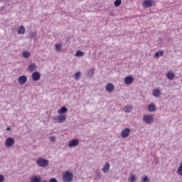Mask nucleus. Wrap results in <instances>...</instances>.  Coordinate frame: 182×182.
I'll list each match as a JSON object with an SVG mask.
<instances>
[{
	"label": "nucleus",
	"instance_id": "obj_13",
	"mask_svg": "<svg viewBox=\"0 0 182 182\" xmlns=\"http://www.w3.org/2000/svg\"><path fill=\"white\" fill-rule=\"evenodd\" d=\"M26 32V28L23 26H21L17 31L18 35H23Z\"/></svg>",
	"mask_w": 182,
	"mask_h": 182
},
{
	"label": "nucleus",
	"instance_id": "obj_20",
	"mask_svg": "<svg viewBox=\"0 0 182 182\" xmlns=\"http://www.w3.org/2000/svg\"><path fill=\"white\" fill-rule=\"evenodd\" d=\"M31 182H41L42 181V179L41 178V176H34L32 177L31 179Z\"/></svg>",
	"mask_w": 182,
	"mask_h": 182
},
{
	"label": "nucleus",
	"instance_id": "obj_21",
	"mask_svg": "<svg viewBox=\"0 0 182 182\" xmlns=\"http://www.w3.org/2000/svg\"><path fill=\"white\" fill-rule=\"evenodd\" d=\"M160 90L159 89H154L153 90V96H154V97H159V96H160Z\"/></svg>",
	"mask_w": 182,
	"mask_h": 182
},
{
	"label": "nucleus",
	"instance_id": "obj_14",
	"mask_svg": "<svg viewBox=\"0 0 182 182\" xmlns=\"http://www.w3.org/2000/svg\"><path fill=\"white\" fill-rule=\"evenodd\" d=\"M175 76L176 75H174V73H173L171 71H168V73L166 74V77L169 80H173L174 79Z\"/></svg>",
	"mask_w": 182,
	"mask_h": 182
},
{
	"label": "nucleus",
	"instance_id": "obj_6",
	"mask_svg": "<svg viewBox=\"0 0 182 182\" xmlns=\"http://www.w3.org/2000/svg\"><path fill=\"white\" fill-rule=\"evenodd\" d=\"M18 82L19 85H25V83L28 82V77H26V75H21L18 77Z\"/></svg>",
	"mask_w": 182,
	"mask_h": 182
},
{
	"label": "nucleus",
	"instance_id": "obj_11",
	"mask_svg": "<svg viewBox=\"0 0 182 182\" xmlns=\"http://www.w3.org/2000/svg\"><path fill=\"white\" fill-rule=\"evenodd\" d=\"M76 146H79V141L77 139H73L71 141H69V147H76Z\"/></svg>",
	"mask_w": 182,
	"mask_h": 182
},
{
	"label": "nucleus",
	"instance_id": "obj_28",
	"mask_svg": "<svg viewBox=\"0 0 182 182\" xmlns=\"http://www.w3.org/2000/svg\"><path fill=\"white\" fill-rule=\"evenodd\" d=\"M56 50L60 52V50H62V46L60 44H55V46Z\"/></svg>",
	"mask_w": 182,
	"mask_h": 182
},
{
	"label": "nucleus",
	"instance_id": "obj_32",
	"mask_svg": "<svg viewBox=\"0 0 182 182\" xmlns=\"http://www.w3.org/2000/svg\"><path fill=\"white\" fill-rule=\"evenodd\" d=\"M5 180V177L3 175H0V182H3Z\"/></svg>",
	"mask_w": 182,
	"mask_h": 182
},
{
	"label": "nucleus",
	"instance_id": "obj_10",
	"mask_svg": "<svg viewBox=\"0 0 182 182\" xmlns=\"http://www.w3.org/2000/svg\"><path fill=\"white\" fill-rule=\"evenodd\" d=\"M129 134H130V129L129 128L124 129L121 133V136L123 139H126V137H128Z\"/></svg>",
	"mask_w": 182,
	"mask_h": 182
},
{
	"label": "nucleus",
	"instance_id": "obj_8",
	"mask_svg": "<svg viewBox=\"0 0 182 182\" xmlns=\"http://www.w3.org/2000/svg\"><path fill=\"white\" fill-rule=\"evenodd\" d=\"M31 77H32L33 80H34L35 82H38V80H39V79H41V73L40 72H34L32 74Z\"/></svg>",
	"mask_w": 182,
	"mask_h": 182
},
{
	"label": "nucleus",
	"instance_id": "obj_27",
	"mask_svg": "<svg viewBox=\"0 0 182 182\" xmlns=\"http://www.w3.org/2000/svg\"><path fill=\"white\" fill-rule=\"evenodd\" d=\"M94 75L95 72L93 71V69L90 70L87 73V75H88L90 77H92V76H94Z\"/></svg>",
	"mask_w": 182,
	"mask_h": 182
},
{
	"label": "nucleus",
	"instance_id": "obj_31",
	"mask_svg": "<svg viewBox=\"0 0 182 182\" xmlns=\"http://www.w3.org/2000/svg\"><path fill=\"white\" fill-rule=\"evenodd\" d=\"M55 140H56V137H55V136H50V141L51 142L55 141Z\"/></svg>",
	"mask_w": 182,
	"mask_h": 182
},
{
	"label": "nucleus",
	"instance_id": "obj_12",
	"mask_svg": "<svg viewBox=\"0 0 182 182\" xmlns=\"http://www.w3.org/2000/svg\"><path fill=\"white\" fill-rule=\"evenodd\" d=\"M105 89L107 92H112L114 90V85H113V83H108L106 85Z\"/></svg>",
	"mask_w": 182,
	"mask_h": 182
},
{
	"label": "nucleus",
	"instance_id": "obj_26",
	"mask_svg": "<svg viewBox=\"0 0 182 182\" xmlns=\"http://www.w3.org/2000/svg\"><path fill=\"white\" fill-rule=\"evenodd\" d=\"M85 55V53L82 52L80 50H77L75 56H77L78 58L80 56H83Z\"/></svg>",
	"mask_w": 182,
	"mask_h": 182
},
{
	"label": "nucleus",
	"instance_id": "obj_19",
	"mask_svg": "<svg viewBox=\"0 0 182 182\" xmlns=\"http://www.w3.org/2000/svg\"><path fill=\"white\" fill-rule=\"evenodd\" d=\"M123 110L127 113H129L133 110V107H132V105H127L125 107H124Z\"/></svg>",
	"mask_w": 182,
	"mask_h": 182
},
{
	"label": "nucleus",
	"instance_id": "obj_7",
	"mask_svg": "<svg viewBox=\"0 0 182 182\" xmlns=\"http://www.w3.org/2000/svg\"><path fill=\"white\" fill-rule=\"evenodd\" d=\"M134 80V78H133L132 75H128L124 78V82L125 85H132Z\"/></svg>",
	"mask_w": 182,
	"mask_h": 182
},
{
	"label": "nucleus",
	"instance_id": "obj_5",
	"mask_svg": "<svg viewBox=\"0 0 182 182\" xmlns=\"http://www.w3.org/2000/svg\"><path fill=\"white\" fill-rule=\"evenodd\" d=\"M15 144V139L12 137H8L5 141V145L6 147H12Z\"/></svg>",
	"mask_w": 182,
	"mask_h": 182
},
{
	"label": "nucleus",
	"instance_id": "obj_33",
	"mask_svg": "<svg viewBox=\"0 0 182 182\" xmlns=\"http://www.w3.org/2000/svg\"><path fill=\"white\" fill-rule=\"evenodd\" d=\"M49 182H58V180H56V178H51L49 180Z\"/></svg>",
	"mask_w": 182,
	"mask_h": 182
},
{
	"label": "nucleus",
	"instance_id": "obj_15",
	"mask_svg": "<svg viewBox=\"0 0 182 182\" xmlns=\"http://www.w3.org/2000/svg\"><path fill=\"white\" fill-rule=\"evenodd\" d=\"M58 114H63V113H68V108L66 107H62L58 110Z\"/></svg>",
	"mask_w": 182,
	"mask_h": 182
},
{
	"label": "nucleus",
	"instance_id": "obj_34",
	"mask_svg": "<svg viewBox=\"0 0 182 182\" xmlns=\"http://www.w3.org/2000/svg\"><path fill=\"white\" fill-rule=\"evenodd\" d=\"M6 130H7V132H11V127H7Z\"/></svg>",
	"mask_w": 182,
	"mask_h": 182
},
{
	"label": "nucleus",
	"instance_id": "obj_18",
	"mask_svg": "<svg viewBox=\"0 0 182 182\" xmlns=\"http://www.w3.org/2000/svg\"><path fill=\"white\" fill-rule=\"evenodd\" d=\"M163 55H164V51H163V50L157 51L154 54V58H155V59H157V58H159V56H163Z\"/></svg>",
	"mask_w": 182,
	"mask_h": 182
},
{
	"label": "nucleus",
	"instance_id": "obj_22",
	"mask_svg": "<svg viewBox=\"0 0 182 182\" xmlns=\"http://www.w3.org/2000/svg\"><path fill=\"white\" fill-rule=\"evenodd\" d=\"M148 110H149V112H154L156 110V105L150 104L148 106Z\"/></svg>",
	"mask_w": 182,
	"mask_h": 182
},
{
	"label": "nucleus",
	"instance_id": "obj_4",
	"mask_svg": "<svg viewBox=\"0 0 182 182\" xmlns=\"http://www.w3.org/2000/svg\"><path fill=\"white\" fill-rule=\"evenodd\" d=\"M153 120H154V117L151 114H146V115H144L143 117V121L145 123H147L148 124L153 123Z\"/></svg>",
	"mask_w": 182,
	"mask_h": 182
},
{
	"label": "nucleus",
	"instance_id": "obj_36",
	"mask_svg": "<svg viewBox=\"0 0 182 182\" xmlns=\"http://www.w3.org/2000/svg\"><path fill=\"white\" fill-rule=\"evenodd\" d=\"M42 182H46V181H43Z\"/></svg>",
	"mask_w": 182,
	"mask_h": 182
},
{
	"label": "nucleus",
	"instance_id": "obj_1",
	"mask_svg": "<svg viewBox=\"0 0 182 182\" xmlns=\"http://www.w3.org/2000/svg\"><path fill=\"white\" fill-rule=\"evenodd\" d=\"M36 164H38L39 167H46L48 166L49 161L43 158H39L36 161Z\"/></svg>",
	"mask_w": 182,
	"mask_h": 182
},
{
	"label": "nucleus",
	"instance_id": "obj_16",
	"mask_svg": "<svg viewBox=\"0 0 182 182\" xmlns=\"http://www.w3.org/2000/svg\"><path fill=\"white\" fill-rule=\"evenodd\" d=\"M28 70L29 72H33L34 70H36V64L35 63H33L28 65Z\"/></svg>",
	"mask_w": 182,
	"mask_h": 182
},
{
	"label": "nucleus",
	"instance_id": "obj_17",
	"mask_svg": "<svg viewBox=\"0 0 182 182\" xmlns=\"http://www.w3.org/2000/svg\"><path fill=\"white\" fill-rule=\"evenodd\" d=\"M110 170V164L109 163H106L102 168L103 173H107Z\"/></svg>",
	"mask_w": 182,
	"mask_h": 182
},
{
	"label": "nucleus",
	"instance_id": "obj_25",
	"mask_svg": "<svg viewBox=\"0 0 182 182\" xmlns=\"http://www.w3.org/2000/svg\"><path fill=\"white\" fill-rule=\"evenodd\" d=\"M129 181L131 182H135L137 181V178H136V175H133V174H131L130 177H129Z\"/></svg>",
	"mask_w": 182,
	"mask_h": 182
},
{
	"label": "nucleus",
	"instance_id": "obj_2",
	"mask_svg": "<svg viewBox=\"0 0 182 182\" xmlns=\"http://www.w3.org/2000/svg\"><path fill=\"white\" fill-rule=\"evenodd\" d=\"M63 178L65 182H70L73 180V173L66 171L63 173Z\"/></svg>",
	"mask_w": 182,
	"mask_h": 182
},
{
	"label": "nucleus",
	"instance_id": "obj_9",
	"mask_svg": "<svg viewBox=\"0 0 182 182\" xmlns=\"http://www.w3.org/2000/svg\"><path fill=\"white\" fill-rule=\"evenodd\" d=\"M57 116L58 123H65L66 122V114H62Z\"/></svg>",
	"mask_w": 182,
	"mask_h": 182
},
{
	"label": "nucleus",
	"instance_id": "obj_29",
	"mask_svg": "<svg viewBox=\"0 0 182 182\" xmlns=\"http://www.w3.org/2000/svg\"><path fill=\"white\" fill-rule=\"evenodd\" d=\"M141 182H149V177L147 176H144L141 179Z\"/></svg>",
	"mask_w": 182,
	"mask_h": 182
},
{
	"label": "nucleus",
	"instance_id": "obj_24",
	"mask_svg": "<svg viewBox=\"0 0 182 182\" xmlns=\"http://www.w3.org/2000/svg\"><path fill=\"white\" fill-rule=\"evenodd\" d=\"M114 5L116 8H117L118 6H120V5H122V0H116L114 2Z\"/></svg>",
	"mask_w": 182,
	"mask_h": 182
},
{
	"label": "nucleus",
	"instance_id": "obj_23",
	"mask_svg": "<svg viewBox=\"0 0 182 182\" xmlns=\"http://www.w3.org/2000/svg\"><path fill=\"white\" fill-rule=\"evenodd\" d=\"M22 55L23 58L28 59V58H30L31 56V53H29V51H23Z\"/></svg>",
	"mask_w": 182,
	"mask_h": 182
},
{
	"label": "nucleus",
	"instance_id": "obj_35",
	"mask_svg": "<svg viewBox=\"0 0 182 182\" xmlns=\"http://www.w3.org/2000/svg\"><path fill=\"white\" fill-rule=\"evenodd\" d=\"M97 177H98V178H100V173H98V174L97 175Z\"/></svg>",
	"mask_w": 182,
	"mask_h": 182
},
{
	"label": "nucleus",
	"instance_id": "obj_3",
	"mask_svg": "<svg viewBox=\"0 0 182 182\" xmlns=\"http://www.w3.org/2000/svg\"><path fill=\"white\" fill-rule=\"evenodd\" d=\"M154 5H156L154 0H145L142 4L144 8H151Z\"/></svg>",
	"mask_w": 182,
	"mask_h": 182
},
{
	"label": "nucleus",
	"instance_id": "obj_30",
	"mask_svg": "<svg viewBox=\"0 0 182 182\" xmlns=\"http://www.w3.org/2000/svg\"><path fill=\"white\" fill-rule=\"evenodd\" d=\"M75 80H79V79H80V72L75 73Z\"/></svg>",
	"mask_w": 182,
	"mask_h": 182
}]
</instances>
